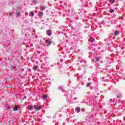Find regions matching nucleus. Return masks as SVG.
Listing matches in <instances>:
<instances>
[{
  "mask_svg": "<svg viewBox=\"0 0 125 125\" xmlns=\"http://www.w3.org/2000/svg\"><path fill=\"white\" fill-rule=\"evenodd\" d=\"M34 109H35V111H36V112L40 111V110H41V109H42V105H40L39 106H38V105L35 104V105H34Z\"/></svg>",
  "mask_w": 125,
  "mask_h": 125,
  "instance_id": "nucleus-1",
  "label": "nucleus"
},
{
  "mask_svg": "<svg viewBox=\"0 0 125 125\" xmlns=\"http://www.w3.org/2000/svg\"><path fill=\"white\" fill-rule=\"evenodd\" d=\"M18 105H16L15 107L13 108V110L15 112L16 111H18L19 109H18Z\"/></svg>",
  "mask_w": 125,
  "mask_h": 125,
  "instance_id": "nucleus-2",
  "label": "nucleus"
},
{
  "mask_svg": "<svg viewBox=\"0 0 125 125\" xmlns=\"http://www.w3.org/2000/svg\"><path fill=\"white\" fill-rule=\"evenodd\" d=\"M42 15H43V12L41 11L38 12V16H39V17H41V16H42Z\"/></svg>",
  "mask_w": 125,
  "mask_h": 125,
  "instance_id": "nucleus-3",
  "label": "nucleus"
},
{
  "mask_svg": "<svg viewBox=\"0 0 125 125\" xmlns=\"http://www.w3.org/2000/svg\"><path fill=\"white\" fill-rule=\"evenodd\" d=\"M46 43H48V42H49V43L48 44V45H50V44H52V41L48 42V40H46Z\"/></svg>",
  "mask_w": 125,
  "mask_h": 125,
  "instance_id": "nucleus-4",
  "label": "nucleus"
},
{
  "mask_svg": "<svg viewBox=\"0 0 125 125\" xmlns=\"http://www.w3.org/2000/svg\"><path fill=\"white\" fill-rule=\"evenodd\" d=\"M47 35H48V36H51V31H50V30H47Z\"/></svg>",
  "mask_w": 125,
  "mask_h": 125,
  "instance_id": "nucleus-5",
  "label": "nucleus"
},
{
  "mask_svg": "<svg viewBox=\"0 0 125 125\" xmlns=\"http://www.w3.org/2000/svg\"><path fill=\"white\" fill-rule=\"evenodd\" d=\"M27 108L28 109V110H34L33 105H29L28 107H27Z\"/></svg>",
  "mask_w": 125,
  "mask_h": 125,
  "instance_id": "nucleus-6",
  "label": "nucleus"
},
{
  "mask_svg": "<svg viewBox=\"0 0 125 125\" xmlns=\"http://www.w3.org/2000/svg\"><path fill=\"white\" fill-rule=\"evenodd\" d=\"M75 110H76V112H77L78 113H79V112H80V111H81V107H76V108H75Z\"/></svg>",
  "mask_w": 125,
  "mask_h": 125,
  "instance_id": "nucleus-7",
  "label": "nucleus"
},
{
  "mask_svg": "<svg viewBox=\"0 0 125 125\" xmlns=\"http://www.w3.org/2000/svg\"><path fill=\"white\" fill-rule=\"evenodd\" d=\"M37 69H39V66H38V65L34 66L33 67V69L34 71H36V70H37Z\"/></svg>",
  "mask_w": 125,
  "mask_h": 125,
  "instance_id": "nucleus-8",
  "label": "nucleus"
},
{
  "mask_svg": "<svg viewBox=\"0 0 125 125\" xmlns=\"http://www.w3.org/2000/svg\"><path fill=\"white\" fill-rule=\"evenodd\" d=\"M90 42H95V39L92 38L89 40Z\"/></svg>",
  "mask_w": 125,
  "mask_h": 125,
  "instance_id": "nucleus-9",
  "label": "nucleus"
},
{
  "mask_svg": "<svg viewBox=\"0 0 125 125\" xmlns=\"http://www.w3.org/2000/svg\"><path fill=\"white\" fill-rule=\"evenodd\" d=\"M20 14H21V13H20V12L19 11H17V12H16L17 16H19V15H20Z\"/></svg>",
  "mask_w": 125,
  "mask_h": 125,
  "instance_id": "nucleus-10",
  "label": "nucleus"
},
{
  "mask_svg": "<svg viewBox=\"0 0 125 125\" xmlns=\"http://www.w3.org/2000/svg\"><path fill=\"white\" fill-rule=\"evenodd\" d=\"M114 36H118L119 35V31H115V32L114 33Z\"/></svg>",
  "mask_w": 125,
  "mask_h": 125,
  "instance_id": "nucleus-11",
  "label": "nucleus"
},
{
  "mask_svg": "<svg viewBox=\"0 0 125 125\" xmlns=\"http://www.w3.org/2000/svg\"><path fill=\"white\" fill-rule=\"evenodd\" d=\"M34 15H35V14H34V13L33 12H30L29 16L33 17V16H34Z\"/></svg>",
  "mask_w": 125,
  "mask_h": 125,
  "instance_id": "nucleus-12",
  "label": "nucleus"
},
{
  "mask_svg": "<svg viewBox=\"0 0 125 125\" xmlns=\"http://www.w3.org/2000/svg\"><path fill=\"white\" fill-rule=\"evenodd\" d=\"M42 99H46V98H47V95H43L42 96Z\"/></svg>",
  "mask_w": 125,
  "mask_h": 125,
  "instance_id": "nucleus-13",
  "label": "nucleus"
},
{
  "mask_svg": "<svg viewBox=\"0 0 125 125\" xmlns=\"http://www.w3.org/2000/svg\"><path fill=\"white\" fill-rule=\"evenodd\" d=\"M86 87H89V86H90V84H91V83H87L86 84Z\"/></svg>",
  "mask_w": 125,
  "mask_h": 125,
  "instance_id": "nucleus-14",
  "label": "nucleus"
},
{
  "mask_svg": "<svg viewBox=\"0 0 125 125\" xmlns=\"http://www.w3.org/2000/svg\"><path fill=\"white\" fill-rule=\"evenodd\" d=\"M109 2H110V3H111V4H113V3H114V2H115V0H109Z\"/></svg>",
  "mask_w": 125,
  "mask_h": 125,
  "instance_id": "nucleus-15",
  "label": "nucleus"
},
{
  "mask_svg": "<svg viewBox=\"0 0 125 125\" xmlns=\"http://www.w3.org/2000/svg\"><path fill=\"white\" fill-rule=\"evenodd\" d=\"M40 8H41V10H44V9H45V7L41 6Z\"/></svg>",
  "mask_w": 125,
  "mask_h": 125,
  "instance_id": "nucleus-16",
  "label": "nucleus"
},
{
  "mask_svg": "<svg viewBox=\"0 0 125 125\" xmlns=\"http://www.w3.org/2000/svg\"><path fill=\"white\" fill-rule=\"evenodd\" d=\"M109 12L110 13H113L114 12V9H110Z\"/></svg>",
  "mask_w": 125,
  "mask_h": 125,
  "instance_id": "nucleus-17",
  "label": "nucleus"
},
{
  "mask_svg": "<svg viewBox=\"0 0 125 125\" xmlns=\"http://www.w3.org/2000/svg\"><path fill=\"white\" fill-rule=\"evenodd\" d=\"M100 60V58H96V60L97 61V62H99V60Z\"/></svg>",
  "mask_w": 125,
  "mask_h": 125,
  "instance_id": "nucleus-18",
  "label": "nucleus"
},
{
  "mask_svg": "<svg viewBox=\"0 0 125 125\" xmlns=\"http://www.w3.org/2000/svg\"><path fill=\"white\" fill-rule=\"evenodd\" d=\"M58 90H62V87L61 86H59L58 87Z\"/></svg>",
  "mask_w": 125,
  "mask_h": 125,
  "instance_id": "nucleus-19",
  "label": "nucleus"
},
{
  "mask_svg": "<svg viewBox=\"0 0 125 125\" xmlns=\"http://www.w3.org/2000/svg\"><path fill=\"white\" fill-rule=\"evenodd\" d=\"M0 76H3V73L2 72H0Z\"/></svg>",
  "mask_w": 125,
  "mask_h": 125,
  "instance_id": "nucleus-20",
  "label": "nucleus"
}]
</instances>
